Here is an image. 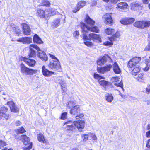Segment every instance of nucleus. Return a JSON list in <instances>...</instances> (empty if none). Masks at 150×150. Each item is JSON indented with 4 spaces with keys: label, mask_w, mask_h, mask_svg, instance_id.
Wrapping results in <instances>:
<instances>
[{
    "label": "nucleus",
    "mask_w": 150,
    "mask_h": 150,
    "mask_svg": "<svg viewBox=\"0 0 150 150\" xmlns=\"http://www.w3.org/2000/svg\"><path fill=\"white\" fill-rule=\"evenodd\" d=\"M85 45L88 47H91L93 45L92 43L90 41H86L84 42Z\"/></svg>",
    "instance_id": "47"
},
{
    "label": "nucleus",
    "mask_w": 150,
    "mask_h": 150,
    "mask_svg": "<svg viewBox=\"0 0 150 150\" xmlns=\"http://www.w3.org/2000/svg\"><path fill=\"white\" fill-rule=\"evenodd\" d=\"M91 137L93 140H95L96 139L97 137L94 134H91Z\"/></svg>",
    "instance_id": "56"
},
{
    "label": "nucleus",
    "mask_w": 150,
    "mask_h": 150,
    "mask_svg": "<svg viewBox=\"0 0 150 150\" xmlns=\"http://www.w3.org/2000/svg\"><path fill=\"white\" fill-rule=\"evenodd\" d=\"M1 94L2 98L4 100H8V98H9L8 94L4 92L1 93Z\"/></svg>",
    "instance_id": "40"
},
{
    "label": "nucleus",
    "mask_w": 150,
    "mask_h": 150,
    "mask_svg": "<svg viewBox=\"0 0 150 150\" xmlns=\"http://www.w3.org/2000/svg\"><path fill=\"white\" fill-rule=\"evenodd\" d=\"M9 117V115L8 114H4V115L1 116V119L5 118L6 120H8Z\"/></svg>",
    "instance_id": "48"
},
{
    "label": "nucleus",
    "mask_w": 150,
    "mask_h": 150,
    "mask_svg": "<svg viewBox=\"0 0 150 150\" xmlns=\"http://www.w3.org/2000/svg\"><path fill=\"white\" fill-rule=\"evenodd\" d=\"M64 126L67 130H72L75 128L74 121L70 120L65 123Z\"/></svg>",
    "instance_id": "18"
},
{
    "label": "nucleus",
    "mask_w": 150,
    "mask_h": 150,
    "mask_svg": "<svg viewBox=\"0 0 150 150\" xmlns=\"http://www.w3.org/2000/svg\"><path fill=\"white\" fill-rule=\"evenodd\" d=\"M94 77L95 79L98 80L99 81L102 79H104L103 77L101 76L99 74L96 73L94 74Z\"/></svg>",
    "instance_id": "43"
},
{
    "label": "nucleus",
    "mask_w": 150,
    "mask_h": 150,
    "mask_svg": "<svg viewBox=\"0 0 150 150\" xmlns=\"http://www.w3.org/2000/svg\"><path fill=\"white\" fill-rule=\"evenodd\" d=\"M86 4V2L83 1H81L79 2L76 6L74 8L73 10L72 11L74 13H76L79 11L80 9L85 6Z\"/></svg>",
    "instance_id": "14"
},
{
    "label": "nucleus",
    "mask_w": 150,
    "mask_h": 150,
    "mask_svg": "<svg viewBox=\"0 0 150 150\" xmlns=\"http://www.w3.org/2000/svg\"><path fill=\"white\" fill-rule=\"evenodd\" d=\"M66 87H61V88L62 90V93H65V92L67 90V89L66 88Z\"/></svg>",
    "instance_id": "58"
},
{
    "label": "nucleus",
    "mask_w": 150,
    "mask_h": 150,
    "mask_svg": "<svg viewBox=\"0 0 150 150\" xmlns=\"http://www.w3.org/2000/svg\"><path fill=\"white\" fill-rule=\"evenodd\" d=\"M59 83H60L61 87H66V83L64 80H61L59 81Z\"/></svg>",
    "instance_id": "45"
},
{
    "label": "nucleus",
    "mask_w": 150,
    "mask_h": 150,
    "mask_svg": "<svg viewBox=\"0 0 150 150\" xmlns=\"http://www.w3.org/2000/svg\"><path fill=\"white\" fill-rule=\"evenodd\" d=\"M49 56L50 57L52 58V59H53L54 60H55L56 59L57 60H58L57 58L54 55L51 54H49Z\"/></svg>",
    "instance_id": "57"
},
{
    "label": "nucleus",
    "mask_w": 150,
    "mask_h": 150,
    "mask_svg": "<svg viewBox=\"0 0 150 150\" xmlns=\"http://www.w3.org/2000/svg\"><path fill=\"white\" fill-rule=\"evenodd\" d=\"M120 78L119 77H113L111 78L110 82L113 83L117 87H120L122 90H124L123 88V83L122 81L119 83H117V82L119 81Z\"/></svg>",
    "instance_id": "11"
},
{
    "label": "nucleus",
    "mask_w": 150,
    "mask_h": 150,
    "mask_svg": "<svg viewBox=\"0 0 150 150\" xmlns=\"http://www.w3.org/2000/svg\"><path fill=\"white\" fill-rule=\"evenodd\" d=\"M73 105V102L72 101H69L68 103L67 108H69V109Z\"/></svg>",
    "instance_id": "52"
},
{
    "label": "nucleus",
    "mask_w": 150,
    "mask_h": 150,
    "mask_svg": "<svg viewBox=\"0 0 150 150\" xmlns=\"http://www.w3.org/2000/svg\"><path fill=\"white\" fill-rule=\"evenodd\" d=\"M146 92L148 93H150V84L147 87L146 89Z\"/></svg>",
    "instance_id": "61"
},
{
    "label": "nucleus",
    "mask_w": 150,
    "mask_h": 150,
    "mask_svg": "<svg viewBox=\"0 0 150 150\" xmlns=\"http://www.w3.org/2000/svg\"><path fill=\"white\" fill-rule=\"evenodd\" d=\"M34 48L30 46V50L28 54L29 57H35L36 56V51L33 49Z\"/></svg>",
    "instance_id": "27"
},
{
    "label": "nucleus",
    "mask_w": 150,
    "mask_h": 150,
    "mask_svg": "<svg viewBox=\"0 0 150 150\" xmlns=\"http://www.w3.org/2000/svg\"><path fill=\"white\" fill-rule=\"evenodd\" d=\"M150 0H142L143 2L145 4H147L148 3Z\"/></svg>",
    "instance_id": "63"
},
{
    "label": "nucleus",
    "mask_w": 150,
    "mask_h": 150,
    "mask_svg": "<svg viewBox=\"0 0 150 150\" xmlns=\"http://www.w3.org/2000/svg\"><path fill=\"white\" fill-rule=\"evenodd\" d=\"M21 26L22 27L23 31V33L26 35H30L31 30L30 27L27 23H22Z\"/></svg>",
    "instance_id": "12"
},
{
    "label": "nucleus",
    "mask_w": 150,
    "mask_h": 150,
    "mask_svg": "<svg viewBox=\"0 0 150 150\" xmlns=\"http://www.w3.org/2000/svg\"><path fill=\"white\" fill-rule=\"evenodd\" d=\"M128 5L126 3L121 2L118 4L116 8L120 11H122L127 9Z\"/></svg>",
    "instance_id": "21"
},
{
    "label": "nucleus",
    "mask_w": 150,
    "mask_h": 150,
    "mask_svg": "<svg viewBox=\"0 0 150 150\" xmlns=\"http://www.w3.org/2000/svg\"><path fill=\"white\" fill-rule=\"evenodd\" d=\"M109 82L106 81L102 80L99 81V84L102 86H106L108 85Z\"/></svg>",
    "instance_id": "41"
},
{
    "label": "nucleus",
    "mask_w": 150,
    "mask_h": 150,
    "mask_svg": "<svg viewBox=\"0 0 150 150\" xmlns=\"http://www.w3.org/2000/svg\"><path fill=\"white\" fill-rule=\"evenodd\" d=\"M16 131L17 134L19 133H23L25 132V130L23 127H21L20 129L16 130Z\"/></svg>",
    "instance_id": "39"
},
{
    "label": "nucleus",
    "mask_w": 150,
    "mask_h": 150,
    "mask_svg": "<svg viewBox=\"0 0 150 150\" xmlns=\"http://www.w3.org/2000/svg\"><path fill=\"white\" fill-rule=\"evenodd\" d=\"M85 22L88 25H90L91 27L86 25L83 23H81V27L83 32H86L87 31H89L96 33L99 32V29L96 26L92 27L94 25L95 22L91 19L88 15L86 16Z\"/></svg>",
    "instance_id": "1"
},
{
    "label": "nucleus",
    "mask_w": 150,
    "mask_h": 150,
    "mask_svg": "<svg viewBox=\"0 0 150 150\" xmlns=\"http://www.w3.org/2000/svg\"><path fill=\"white\" fill-rule=\"evenodd\" d=\"M97 4V2L96 1L93 0L91 1V6H96Z\"/></svg>",
    "instance_id": "54"
},
{
    "label": "nucleus",
    "mask_w": 150,
    "mask_h": 150,
    "mask_svg": "<svg viewBox=\"0 0 150 150\" xmlns=\"http://www.w3.org/2000/svg\"><path fill=\"white\" fill-rule=\"evenodd\" d=\"M120 0H111V2L113 4H115Z\"/></svg>",
    "instance_id": "60"
},
{
    "label": "nucleus",
    "mask_w": 150,
    "mask_h": 150,
    "mask_svg": "<svg viewBox=\"0 0 150 150\" xmlns=\"http://www.w3.org/2000/svg\"><path fill=\"white\" fill-rule=\"evenodd\" d=\"M114 72L116 74H119L121 72V70L116 62H115L112 66Z\"/></svg>",
    "instance_id": "23"
},
{
    "label": "nucleus",
    "mask_w": 150,
    "mask_h": 150,
    "mask_svg": "<svg viewBox=\"0 0 150 150\" xmlns=\"http://www.w3.org/2000/svg\"><path fill=\"white\" fill-rule=\"evenodd\" d=\"M145 77L144 76V74L143 73H141L139 74L138 76L136 78V79L139 81L143 82L144 81Z\"/></svg>",
    "instance_id": "33"
},
{
    "label": "nucleus",
    "mask_w": 150,
    "mask_h": 150,
    "mask_svg": "<svg viewBox=\"0 0 150 150\" xmlns=\"http://www.w3.org/2000/svg\"><path fill=\"white\" fill-rule=\"evenodd\" d=\"M32 38L27 37H22L16 40V41L23 44H29L32 42Z\"/></svg>",
    "instance_id": "13"
},
{
    "label": "nucleus",
    "mask_w": 150,
    "mask_h": 150,
    "mask_svg": "<svg viewBox=\"0 0 150 150\" xmlns=\"http://www.w3.org/2000/svg\"><path fill=\"white\" fill-rule=\"evenodd\" d=\"M7 103L9 106L11 112H18V108L16 106L13 101H8Z\"/></svg>",
    "instance_id": "17"
},
{
    "label": "nucleus",
    "mask_w": 150,
    "mask_h": 150,
    "mask_svg": "<svg viewBox=\"0 0 150 150\" xmlns=\"http://www.w3.org/2000/svg\"><path fill=\"white\" fill-rule=\"evenodd\" d=\"M6 145V143L4 141L0 140V149Z\"/></svg>",
    "instance_id": "49"
},
{
    "label": "nucleus",
    "mask_w": 150,
    "mask_h": 150,
    "mask_svg": "<svg viewBox=\"0 0 150 150\" xmlns=\"http://www.w3.org/2000/svg\"><path fill=\"white\" fill-rule=\"evenodd\" d=\"M120 36V33L117 31L114 35H113L111 37L109 38V40L111 42L115 41L117 38H119Z\"/></svg>",
    "instance_id": "28"
},
{
    "label": "nucleus",
    "mask_w": 150,
    "mask_h": 150,
    "mask_svg": "<svg viewBox=\"0 0 150 150\" xmlns=\"http://www.w3.org/2000/svg\"><path fill=\"white\" fill-rule=\"evenodd\" d=\"M84 116V115L83 113H81L78 115H77L76 117V119H79V118H81L83 117Z\"/></svg>",
    "instance_id": "55"
},
{
    "label": "nucleus",
    "mask_w": 150,
    "mask_h": 150,
    "mask_svg": "<svg viewBox=\"0 0 150 150\" xmlns=\"http://www.w3.org/2000/svg\"><path fill=\"white\" fill-rule=\"evenodd\" d=\"M24 60L27 65L33 67L35 65V61L34 60L25 58Z\"/></svg>",
    "instance_id": "25"
},
{
    "label": "nucleus",
    "mask_w": 150,
    "mask_h": 150,
    "mask_svg": "<svg viewBox=\"0 0 150 150\" xmlns=\"http://www.w3.org/2000/svg\"><path fill=\"white\" fill-rule=\"evenodd\" d=\"M133 18H122L120 22L121 23L124 25H127L132 23L134 21Z\"/></svg>",
    "instance_id": "16"
},
{
    "label": "nucleus",
    "mask_w": 150,
    "mask_h": 150,
    "mask_svg": "<svg viewBox=\"0 0 150 150\" xmlns=\"http://www.w3.org/2000/svg\"><path fill=\"white\" fill-rule=\"evenodd\" d=\"M67 113L66 112L63 113L62 114L61 118L62 120H64L67 117Z\"/></svg>",
    "instance_id": "51"
},
{
    "label": "nucleus",
    "mask_w": 150,
    "mask_h": 150,
    "mask_svg": "<svg viewBox=\"0 0 150 150\" xmlns=\"http://www.w3.org/2000/svg\"><path fill=\"white\" fill-rule=\"evenodd\" d=\"M105 97L106 100L108 102L111 103L113 100L114 97L111 94L107 93L105 95Z\"/></svg>",
    "instance_id": "30"
},
{
    "label": "nucleus",
    "mask_w": 150,
    "mask_h": 150,
    "mask_svg": "<svg viewBox=\"0 0 150 150\" xmlns=\"http://www.w3.org/2000/svg\"><path fill=\"white\" fill-rule=\"evenodd\" d=\"M147 129L148 130H149L150 129V124H149L147 125Z\"/></svg>",
    "instance_id": "64"
},
{
    "label": "nucleus",
    "mask_w": 150,
    "mask_h": 150,
    "mask_svg": "<svg viewBox=\"0 0 150 150\" xmlns=\"http://www.w3.org/2000/svg\"><path fill=\"white\" fill-rule=\"evenodd\" d=\"M15 32L17 35L18 36L21 33V30L18 27H16L15 28Z\"/></svg>",
    "instance_id": "46"
},
{
    "label": "nucleus",
    "mask_w": 150,
    "mask_h": 150,
    "mask_svg": "<svg viewBox=\"0 0 150 150\" xmlns=\"http://www.w3.org/2000/svg\"><path fill=\"white\" fill-rule=\"evenodd\" d=\"M80 110L79 105H77L72 108L70 110V113L73 115L75 114L76 113L79 112Z\"/></svg>",
    "instance_id": "26"
},
{
    "label": "nucleus",
    "mask_w": 150,
    "mask_h": 150,
    "mask_svg": "<svg viewBox=\"0 0 150 150\" xmlns=\"http://www.w3.org/2000/svg\"><path fill=\"white\" fill-rule=\"evenodd\" d=\"M30 46L36 49L38 52V56L40 59L43 61H46L48 60V57L46 54L43 51H42L40 49L39 47L35 45H30Z\"/></svg>",
    "instance_id": "4"
},
{
    "label": "nucleus",
    "mask_w": 150,
    "mask_h": 150,
    "mask_svg": "<svg viewBox=\"0 0 150 150\" xmlns=\"http://www.w3.org/2000/svg\"><path fill=\"white\" fill-rule=\"evenodd\" d=\"M41 4V6H44L46 7H49L51 4L50 2L47 0H42Z\"/></svg>",
    "instance_id": "36"
},
{
    "label": "nucleus",
    "mask_w": 150,
    "mask_h": 150,
    "mask_svg": "<svg viewBox=\"0 0 150 150\" xmlns=\"http://www.w3.org/2000/svg\"><path fill=\"white\" fill-rule=\"evenodd\" d=\"M108 59H111L109 56L107 54H105L103 57H100L97 61V64L98 65H101L106 62Z\"/></svg>",
    "instance_id": "15"
},
{
    "label": "nucleus",
    "mask_w": 150,
    "mask_h": 150,
    "mask_svg": "<svg viewBox=\"0 0 150 150\" xmlns=\"http://www.w3.org/2000/svg\"><path fill=\"white\" fill-rule=\"evenodd\" d=\"M112 67L111 64H107L103 67H97V71L100 73L104 74L110 71Z\"/></svg>",
    "instance_id": "8"
},
{
    "label": "nucleus",
    "mask_w": 150,
    "mask_h": 150,
    "mask_svg": "<svg viewBox=\"0 0 150 150\" xmlns=\"http://www.w3.org/2000/svg\"><path fill=\"white\" fill-rule=\"evenodd\" d=\"M48 66L49 68L55 70H58L61 68L59 62L56 59L55 60L50 59Z\"/></svg>",
    "instance_id": "7"
},
{
    "label": "nucleus",
    "mask_w": 150,
    "mask_h": 150,
    "mask_svg": "<svg viewBox=\"0 0 150 150\" xmlns=\"http://www.w3.org/2000/svg\"><path fill=\"white\" fill-rule=\"evenodd\" d=\"M60 25V19H55L52 23V25L54 27H57Z\"/></svg>",
    "instance_id": "35"
},
{
    "label": "nucleus",
    "mask_w": 150,
    "mask_h": 150,
    "mask_svg": "<svg viewBox=\"0 0 150 150\" xmlns=\"http://www.w3.org/2000/svg\"><path fill=\"white\" fill-rule=\"evenodd\" d=\"M19 139L21 140L24 144L27 146H25L24 149L26 150H30L32 147V143L30 142V139L26 135H21L19 138Z\"/></svg>",
    "instance_id": "5"
},
{
    "label": "nucleus",
    "mask_w": 150,
    "mask_h": 150,
    "mask_svg": "<svg viewBox=\"0 0 150 150\" xmlns=\"http://www.w3.org/2000/svg\"><path fill=\"white\" fill-rule=\"evenodd\" d=\"M134 26L141 29H144V26H143V21L136 22L134 23Z\"/></svg>",
    "instance_id": "31"
},
{
    "label": "nucleus",
    "mask_w": 150,
    "mask_h": 150,
    "mask_svg": "<svg viewBox=\"0 0 150 150\" xmlns=\"http://www.w3.org/2000/svg\"><path fill=\"white\" fill-rule=\"evenodd\" d=\"M103 45L105 46H111L113 45V43L112 42H110L109 41H107L104 43Z\"/></svg>",
    "instance_id": "50"
},
{
    "label": "nucleus",
    "mask_w": 150,
    "mask_h": 150,
    "mask_svg": "<svg viewBox=\"0 0 150 150\" xmlns=\"http://www.w3.org/2000/svg\"><path fill=\"white\" fill-rule=\"evenodd\" d=\"M115 32L114 29L107 28L105 30V32L108 35H110L113 33Z\"/></svg>",
    "instance_id": "37"
},
{
    "label": "nucleus",
    "mask_w": 150,
    "mask_h": 150,
    "mask_svg": "<svg viewBox=\"0 0 150 150\" xmlns=\"http://www.w3.org/2000/svg\"><path fill=\"white\" fill-rule=\"evenodd\" d=\"M146 136L148 137H150V130L146 132ZM146 146L148 148L150 147V139L147 141Z\"/></svg>",
    "instance_id": "38"
},
{
    "label": "nucleus",
    "mask_w": 150,
    "mask_h": 150,
    "mask_svg": "<svg viewBox=\"0 0 150 150\" xmlns=\"http://www.w3.org/2000/svg\"><path fill=\"white\" fill-rule=\"evenodd\" d=\"M142 21L143 26H144V28L145 27H147L150 26V21Z\"/></svg>",
    "instance_id": "42"
},
{
    "label": "nucleus",
    "mask_w": 150,
    "mask_h": 150,
    "mask_svg": "<svg viewBox=\"0 0 150 150\" xmlns=\"http://www.w3.org/2000/svg\"><path fill=\"white\" fill-rule=\"evenodd\" d=\"M16 124L17 126H18L21 125V122L19 121H17L16 122Z\"/></svg>",
    "instance_id": "62"
},
{
    "label": "nucleus",
    "mask_w": 150,
    "mask_h": 150,
    "mask_svg": "<svg viewBox=\"0 0 150 150\" xmlns=\"http://www.w3.org/2000/svg\"><path fill=\"white\" fill-rule=\"evenodd\" d=\"M88 134H83L81 135V138L83 141H86L88 139Z\"/></svg>",
    "instance_id": "44"
},
{
    "label": "nucleus",
    "mask_w": 150,
    "mask_h": 150,
    "mask_svg": "<svg viewBox=\"0 0 150 150\" xmlns=\"http://www.w3.org/2000/svg\"><path fill=\"white\" fill-rule=\"evenodd\" d=\"M7 108L5 107H2L0 108V119H1V116L4 115L7 111Z\"/></svg>",
    "instance_id": "34"
},
{
    "label": "nucleus",
    "mask_w": 150,
    "mask_h": 150,
    "mask_svg": "<svg viewBox=\"0 0 150 150\" xmlns=\"http://www.w3.org/2000/svg\"><path fill=\"white\" fill-rule=\"evenodd\" d=\"M54 10L53 9H46L44 10L42 9L38 8L37 9L36 14L38 16L41 18H44L47 19L48 18V17L51 15V13H53L52 12H53Z\"/></svg>",
    "instance_id": "2"
},
{
    "label": "nucleus",
    "mask_w": 150,
    "mask_h": 150,
    "mask_svg": "<svg viewBox=\"0 0 150 150\" xmlns=\"http://www.w3.org/2000/svg\"><path fill=\"white\" fill-rule=\"evenodd\" d=\"M21 72L26 75H32L37 72V71L35 70L30 69L24 65L23 64L21 65Z\"/></svg>",
    "instance_id": "6"
},
{
    "label": "nucleus",
    "mask_w": 150,
    "mask_h": 150,
    "mask_svg": "<svg viewBox=\"0 0 150 150\" xmlns=\"http://www.w3.org/2000/svg\"><path fill=\"white\" fill-rule=\"evenodd\" d=\"M103 18L108 23L111 24L113 23V20L110 13H106L104 15Z\"/></svg>",
    "instance_id": "22"
},
{
    "label": "nucleus",
    "mask_w": 150,
    "mask_h": 150,
    "mask_svg": "<svg viewBox=\"0 0 150 150\" xmlns=\"http://www.w3.org/2000/svg\"><path fill=\"white\" fill-rule=\"evenodd\" d=\"M73 35L76 38H77L79 35V32L77 31H75Z\"/></svg>",
    "instance_id": "53"
},
{
    "label": "nucleus",
    "mask_w": 150,
    "mask_h": 150,
    "mask_svg": "<svg viewBox=\"0 0 150 150\" xmlns=\"http://www.w3.org/2000/svg\"><path fill=\"white\" fill-rule=\"evenodd\" d=\"M37 137L39 141L42 142L44 143H46L47 141L45 139L44 137L42 134H38Z\"/></svg>",
    "instance_id": "32"
},
{
    "label": "nucleus",
    "mask_w": 150,
    "mask_h": 150,
    "mask_svg": "<svg viewBox=\"0 0 150 150\" xmlns=\"http://www.w3.org/2000/svg\"><path fill=\"white\" fill-rule=\"evenodd\" d=\"M143 9V5L142 4L136 2L132 3L131 4V9L134 11H140Z\"/></svg>",
    "instance_id": "9"
},
{
    "label": "nucleus",
    "mask_w": 150,
    "mask_h": 150,
    "mask_svg": "<svg viewBox=\"0 0 150 150\" xmlns=\"http://www.w3.org/2000/svg\"><path fill=\"white\" fill-rule=\"evenodd\" d=\"M85 123L84 121H75V127H77L79 131H82V129L84 128Z\"/></svg>",
    "instance_id": "19"
},
{
    "label": "nucleus",
    "mask_w": 150,
    "mask_h": 150,
    "mask_svg": "<svg viewBox=\"0 0 150 150\" xmlns=\"http://www.w3.org/2000/svg\"><path fill=\"white\" fill-rule=\"evenodd\" d=\"M33 41L34 43L38 44H41L43 42L41 39L37 34H35L33 37Z\"/></svg>",
    "instance_id": "29"
},
{
    "label": "nucleus",
    "mask_w": 150,
    "mask_h": 150,
    "mask_svg": "<svg viewBox=\"0 0 150 150\" xmlns=\"http://www.w3.org/2000/svg\"><path fill=\"white\" fill-rule=\"evenodd\" d=\"M141 59L139 57H135L132 59L128 62V66L129 67L135 66V65L138 64Z\"/></svg>",
    "instance_id": "10"
},
{
    "label": "nucleus",
    "mask_w": 150,
    "mask_h": 150,
    "mask_svg": "<svg viewBox=\"0 0 150 150\" xmlns=\"http://www.w3.org/2000/svg\"><path fill=\"white\" fill-rule=\"evenodd\" d=\"M89 37L85 33H83V37L85 40H97L98 42H101V40L100 36L94 33H91L89 35Z\"/></svg>",
    "instance_id": "3"
},
{
    "label": "nucleus",
    "mask_w": 150,
    "mask_h": 150,
    "mask_svg": "<svg viewBox=\"0 0 150 150\" xmlns=\"http://www.w3.org/2000/svg\"><path fill=\"white\" fill-rule=\"evenodd\" d=\"M130 67L131 69H130L131 71V74L133 75L136 76L137 73L140 71V68L139 67Z\"/></svg>",
    "instance_id": "24"
},
{
    "label": "nucleus",
    "mask_w": 150,
    "mask_h": 150,
    "mask_svg": "<svg viewBox=\"0 0 150 150\" xmlns=\"http://www.w3.org/2000/svg\"><path fill=\"white\" fill-rule=\"evenodd\" d=\"M145 50L146 51H150V42L148 46L146 47Z\"/></svg>",
    "instance_id": "59"
},
{
    "label": "nucleus",
    "mask_w": 150,
    "mask_h": 150,
    "mask_svg": "<svg viewBox=\"0 0 150 150\" xmlns=\"http://www.w3.org/2000/svg\"><path fill=\"white\" fill-rule=\"evenodd\" d=\"M42 72L43 75L46 77L50 76L54 74V72L51 71L47 69L44 66L42 67Z\"/></svg>",
    "instance_id": "20"
}]
</instances>
